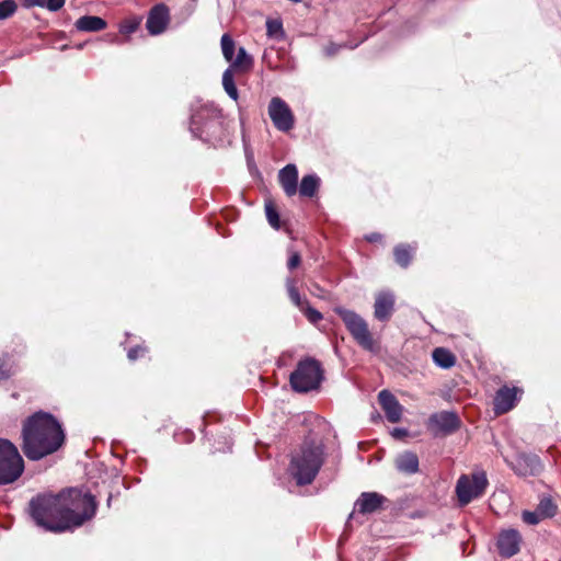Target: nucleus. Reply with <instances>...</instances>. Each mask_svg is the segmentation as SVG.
<instances>
[{
  "instance_id": "obj_33",
  "label": "nucleus",
  "mask_w": 561,
  "mask_h": 561,
  "mask_svg": "<svg viewBox=\"0 0 561 561\" xmlns=\"http://www.w3.org/2000/svg\"><path fill=\"white\" fill-rule=\"evenodd\" d=\"M16 3L14 0H4L0 2V20L11 16L16 11Z\"/></svg>"
},
{
  "instance_id": "obj_24",
  "label": "nucleus",
  "mask_w": 561,
  "mask_h": 561,
  "mask_svg": "<svg viewBox=\"0 0 561 561\" xmlns=\"http://www.w3.org/2000/svg\"><path fill=\"white\" fill-rule=\"evenodd\" d=\"M230 62L231 65L229 67H232V71H234V69L247 71L252 68L253 58L247 53V50L243 47H239L236 59H232V61Z\"/></svg>"
},
{
  "instance_id": "obj_43",
  "label": "nucleus",
  "mask_w": 561,
  "mask_h": 561,
  "mask_svg": "<svg viewBox=\"0 0 561 561\" xmlns=\"http://www.w3.org/2000/svg\"><path fill=\"white\" fill-rule=\"evenodd\" d=\"M357 47V44H354L353 46H351V49H354Z\"/></svg>"
},
{
  "instance_id": "obj_31",
  "label": "nucleus",
  "mask_w": 561,
  "mask_h": 561,
  "mask_svg": "<svg viewBox=\"0 0 561 561\" xmlns=\"http://www.w3.org/2000/svg\"><path fill=\"white\" fill-rule=\"evenodd\" d=\"M266 33L270 37L282 38L284 37L283 24L279 20L266 21Z\"/></svg>"
},
{
  "instance_id": "obj_10",
  "label": "nucleus",
  "mask_w": 561,
  "mask_h": 561,
  "mask_svg": "<svg viewBox=\"0 0 561 561\" xmlns=\"http://www.w3.org/2000/svg\"><path fill=\"white\" fill-rule=\"evenodd\" d=\"M428 426L436 435H447L460 427V420L455 412L442 411L431 415Z\"/></svg>"
},
{
  "instance_id": "obj_39",
  "label": "nucleus",
  "mask_w": 561,
  "mask_h": 561,
  "mask_svg": "<svg viewBox=\"0 0 561 561\" xmlns=\"http://www.w3.org/2000/svg\"><path fill=\"white\" fill-rule=\"evenodd\" d=\"M341 47H342L341 45L331 43L330 45H328L325 47L324 51L328 56H334L341 49Z\"/></svg>"
},
{
  "instance_id": "obj_28",
  "label": "nucleus",
  "mask_w": 561,
  "mask_h": 561,
  "mask_svg": "<svg viewBox=\"0 0 561 561\" xmlns=\"http://www.w3.org/2000/svg\"><path fill=\"white\" fill-rule=\"evenodd\" d=\"M411 248L404 244H400L394 248V260L402 266L407 267L411 262Z\"/></svg>"
},
{
  "instance_id": "obj_11",
  "label": "nucleus",
  "mask_w": 561,
  "mask_h": 561,
  "mask_svg": "<svg viewBox=\"0 0 561 561\" xmlns=\"http://www.w3.org/2000/svg\"><path fill=\"white\" fill-rule=\"evenodd\" d=\"M220 122L216 112L203 110L192 115L191 117V131L199 138L204 135L211 136L210 129L219 126Z\"/></svg>"
},
{
  "instance_id": "obj_36",
  "label": "nucleus",
  "mask_w": 561,
  "mask_h": 561,
  "mask_svg": "<svg viewBox=\"0 0 561 561\" xmlns=\"http://www.w3.org/2000/svg\"><path fill=\"white\" fill-rule=\"evenodd\" d=\"M522 517L523 520L528 525H537L542 518L537 510L536 512L525 511Z\"/></svg>"
},
{
  "instance_id": "obj_21",
  "label": "nucleus",
  "mask_w": 561,
  "mask_h": 561,
  "mask_svg": "<svg viewBox=\"0 0 561 561\" xmlns=\"http://www.w3.org/2000/svg\"><path fill=\"white\" fill-rule=\"evenodd\" d=\"M76 28L80 32H100L106 27V21L95 15H84L76 21Z\"/></svg>"
},
{
  "instance_id": "obj_38",
  "label": "nucleus",
  "mask_w": 561,
  "mask_h": 561,
  "mask_svg": "<svg viewBox=\"0 0 561 561\" xmlns=\"http://www.w3.org/2000/svg\"><path fill=\"white\" fill-rule=\"evenodd\" d=\"M146 351V348L141 347V346H136V347H133L128 351V358L130 360H136L141 354H144Z\"/></svg>"
},
{
  "instance_id": "obj_6",
  "label": "nucleus",
  "mask_w": 561,
  "mask_h": 561,
  "mask_svg": "<svg viewBox=\"0 0 561 561\" xmlns=\"http://www.w3.org/2000/svg\"><path fill=\"white\" fill-rule=\"evenodd\" d=\"M322 379L323 370L314 358L300 360L289 377L291 388L301 393L319 388Z\"/></svg>"
},
{
  "instance_id": "obj_35",
  "label": "nucleus",
  "mask_w": 561,
  "mask_h": 561,
  "mask_svg": "<svg viewBox=\"0 0 561 561\" xmlns=\"http://www.w3.org/2000/svg\"><path fill=\"white\" fill-rule=\"evenodd\" d=\"M288 253H289V257L287 261V267H288V270L293 271L299 266V264L301 262V256L297 251H294L291 249H288Z\"/></svg>"
},
{
  "instance_id": "obj_23",
  "label": "nucleus",
  "mask_w": 561,
  "mask_h": 561,
  "mask_svg": "<svg viewBox=\"0 0 561 561\" xmlns=\"http://www.w3.org/2000/svg\"><path fill=\"white\" fill-rule=\"evenodd\" d=\"M320 179L316 174L305 175L300 182L299 193L301 196L312 197L318 191Z\"/></svg>"
},
{
  "instance_id": "obj_13",
  "label": "nucleus",
  "mask_w": 561,
  "mask_h": 561,
  "mask_svg": "<svg viewBox=\"0 0 561 561\" xmlns=\"http://www.w3.org/2000/svg\"><path fill=\"white\" fill-rule=\"evenodd\" d=\"M170 23V11L164 3L156 4L149 11L146 27L150 35L163 33Z\"/></svg>"
},
{
  "instance_id": "obj_16",
  "label": "nucleus",
  "mask_w": 561,
  "mask_h": 561,
  "mask_svg": "<svg viewBox=\"0 0 561 561\" xmlns=\"http://www.w3.org/2000/svg\"><path fill=\"white\" fill-rule=\"evenodd\" d=\"M517 402V388L504 386L496 391L494 397V412L496 415L511 411Z\"/></svg>"
},
{
  "instance_id": "obj_34",
  "label": "nucleus",
  "mask_w": 561,
  "mask_h": 561,
  "mask_svg": "<svg viewBox=\"0 0 561 561\" xmlns=\"http://www.w3.org/2000/svg\"><path fill=\"white\" fill-rule=\"evenodd\" d=\"M305 316L306 318L311 322V323H318L319 321L322 320V314L321 312H319L318 310H316L314 308H312L309 302L305 305V307L300 310Z\"/></svg>"
},
{
  "instance_id": "obj_15",
  "label": "nucleus",
  "mask_w": 561,
  "mask_h": 561,
  "mask_svg": "<svg viewBox=\"0 0 561 561\" xmlns=\"http://www.w3.org/2000/svg\"><path fill=\"white\" fill-rule=\"evenodd\" d=\"M378 401L389 422L397 423L401 420L403 408L389 390H381Z\"/></svg>"
},
{
  "instance_id": "obj_20",
  "label": "nucleus",
  "mask_w": 561,
  "mask_h": 561,
  "mask_svg": "<svg viewBox=\"0 0 561 561\" xmlns=\"http://www.w3.org/2000/svg\"><path fill=\"white\" fill-rule=\"evenodd\" d=\"M396 468L404 474H414L419 471V458L412 451H404L396 457Z\"/></svg>"
},
{
  "instance_id": "obj_8",
  "label": "nucleus",
  "mask_w": 561,
  "mask_h": 561,
  "mask_svg": "<svg viewBox=\"0 0 561 561\" xmlns=\"http://www.w3.org/2000/svg\"><path fill=\"white\" fill-rule=\"evenodd\" d=\"M489 484L484 471H474L471 474H461L456 483V494L461 506L483 495Z\"/></svg>"
},
{
  "instance_id": "obj_41",
  "label": "nucleus",
  "mask_w": 561,
  "mask_h": 561,
  "mask_svg": "<svg viewBox=\"0 0 561 561\" xmlns=\"http://www.w3.org/2000/svg\"><path fill=\"white\" fill-rule=\"evenodd\" d=\"M407 433H408V432H407V430H405V428H394V430L392 431V436H393V437H397V438H401V437L405 436V435H407Z\"/></svg>"
},
{
  "instance_id": "obj_26",
  "label": "nucleus",
  "mask_w": 561,
  "mask_h": 561,
  "mask_svg": "<svg viewBox=\"0 0 561 561\" xmlns=\"http://www.w3.org/2000/svg\"><path fill=\"white\" fill-rule=\"evenodd\" d=\"M286 289L288 293V297L290 301L299 309L301 310L308 301L306 299H302L297 287H296V280L294 278L287 277L286 278Z\"/></svg>"
},
{
  "instance_id": "obj_9",
  "label": "nucleus",
  "mask_w": 561,
  "mask_h": 561,
  "mask_svg": "<svg viewBox=\"0 0 561 561\" xmlns=\"http://www.w3.org/2000/svg\"><path fill=\"white\" fill-rule=\"evenodd\" d=\"M268 115L274 126L284 133L293 129L295 117L284 100L278 96L272 98L268 104Z\"/></svg>"
},
{
  "instance_id": "obj_3",
  "label": "nucleus",
  "mask_w": 561,
  "mask_h": 561,
  "mask_svg": "<svg viewBox=\"0 0 561 561\" xmlns=\"http://www.w3.org/2000/svg\"><path fill=\"white\" fill-rule=\"evenodd\" d=\"M323 465V447L313 442H305L291 457L289 472L298 485H307L316 479Z\"/></svg>"
},
{
  "instance_id": "obj_12",
  "label": "nucleus",
  "mask_w": 561,
  "mask_h": 561,
  "mask_svg": "<svg viewBox=\"0 0 561 561\" xmlns=\"http://www.w3.org/2000/svg\"><path fill=\"white\" fill-rule=\"evenodd\" d=\"M508 465L520 477L538 476L542 471L539 457L533 454H518Z\"/></svg>"
},
{
  "instance_id": "obj_14",
  "label": "nucleus",
  "mask_w": 561,
  "mask_h": 561,
  "mask_svg": "<svg viewBox=\"0 0 561 561\" xmlns=\"http://www.w3.org/2000/svg\"><path fill=\"white\" fill-rule=\"evenodd\" d=\"M522 537L515 529H506L499 534L497 549L499 553L504 558H511L518 553L520 549Z\"/></svg>"
},
{
  "instance_id": "obj_18",
  "label": "nucleus",
  "mask_w": 561,
  "mask_h": 561,
  "mask_svg": "<svg viewBox=\"0 0 561 561\" xmlns=\"http://www.w3.org/2000/svg\"><path fill=\"white\" fill-rule=\"evenodd\" d=\"M387 499L377 492H364L356 501L355 505L362 514H370L378 511Z\"/></svg>"
},
{
  "instance_id": "obj_17",
  "label": "nucleus",
  "mask_w": 561,
  "mask_h": 561,
  "mask_svg": "<svg viewBox=\"0 0 561 561\" xmlns=\"http://www.w3.org/2000/svg\"><path fill=\"white\" fill-rule=\"evenodd\" d=\"M394 310V296L390 291H381L376 295L374 316L379 321H388Z\"/></svg>"
},
{
  "instance_id": "obj_25",
  "label": "nucleus",
  "mask_w": 561,
  "mask_h": 561,
  "mask_svg": "<svg viewBox=\"0 0 561 561\" xmlns=\"http://www.w3.org/2000/svg\"><path fill=\"white\" fill-rule=\"evenodd\" d=\"M222 87L226 93L233 100L237 101L239 98L238 89L234 83L232 67H228L222 75Z\"/></svg>"
},
{
  "instance_id": "obj_2",
  "label": "nucleus",
  "mask_w": 561,
  "mask_h": 561,
  "mask_svg": "<svg viewBox=\"0 0 561 561\" xmlns=\"http://www.w3.org/2000/svg\"><path fill=\"white\" fill-rule=\"evenodd\" d=\"M60 494L65 531L83 525L95 515L96 502L90 493L69 489Z\"/></svg>"
},
{
  "instance_id": "obj_27",
  "label": "nucleus",
  "mask_w": 561,
  "mask_h": 561,
  "mask_svg": "<svg viewBox=\"0 0 561 561\" xmlns=\"http://www.w3.org/2000/svg\"><path fill=\"white\" fill-rule=\"evenodd\" d=\"M66 0H23L26 7H41L49 11H58L65 5Z\"/></svg>"
},
{
  "instance_id": "obj_19",
  "label": "nucleus",
  "mask_w": 561,
  "mask_h": 561,
  "mask_svg": "<svg viewBox=\"0 0 561 561\" xmlns=\"http://www.w3.org/2000/svg\"><path fill=\"white\" fill-rule=\"evenodd\" d=\"M279 183L287 196H294L297 192L298 170L295 164H287L278 173Z\"/></svg>"
},
{
  "instance_id": "obj_37",
  "label": "nucleus",
  "mask_w": 561,
  "mask_h": 561,
  "mask_svg": "<svg viewBox=\"0 0 561 561\" xmlns=\"http://www.w3.org/2000/svg\"><path fill=\"white\" fill-rule=\"evenodd\" d=\"M11 374H13L11 368H8L5 362L0 358V381L8 379Z\"/></svg>"
},
{
  "instance_id": "obj_40",
  "label": "nucleus",
  "mask_w": 561,
  "mask_h": 561,
  "mask_svg": "<svg viewBox=\"0 0 561 561\" xmlns=\"http://www.w3.org/2000/svg\"><path fill=\"white\" fill-rule=\"evenodd\" d=\"M137 27H138V23L137 22H131V23L123 25L121 31L123 33L130 34V33H134Z\"/></svg>"
},
{
  "instance_id": "obj_46",
  "label": "nucleus",
  "mask_w": 561,
  "mask_h": 561,
  "mask_svg": "<svg viewBox=\"0 0 561 561\" xmlns=\"http://www.w3.org/2000/svg\"><path fill=\"white\" fill-rule=\"evenodd\" d=\"M111 499H112V496H110V497L107 499V505H110V503H111Z\"/></svg>"
},
{
  "instance_id": "obj_4",
  "label": "nucleus",
  "mask_w": 561,
  "mask_h": 561,
  "mask_svg": "<svg viewBox=\"0 0 561 561\" xmlns=\"http://www.w3.org/2000/svg\"><path fill=\"white\" fill-rule=\"evenodd\" d=\"M30 513L34 522L53 533L65 531L60 494L38 495L30 502Z\"/></svg>"
},
{
  "instance_id": "obj_29",
  "label": "nucleus",
  "mask_w": 561,
  "mask_h": 561,
  "mask_svg": "<svg viewBox=\"0 0 561 561\" xmlns=\"http://www.w3.org/2000/svg\"><path fill=\"white\" fill-rule=\"evenodd\" d=\"M537 511L542 518L552 517L557 512V506L550 497L540 500Z\"/></svg>"
},
{
  "instance_id": "obj_45",
  "label": "nucleus",
  "mask_w": 561,
  "mask_h": 561,
  "mask_svg": "<svg viewBox=\"0 0 561 561\" xmlns=\"http://www.w3.org/2000/svg\"><path fill=\"white\" fill-rule=\"evenodd\" d=\"M357 47V44H354L353 46H351V49H354Z\"/></svg>"
},
{
  "instance_id": "obj_44",
  "label": "nucleus",
  "mask_w": 561,
  "mask_h": 561,
  "mask_svg": "<svg viewBox=\"0 0 561 561\" xmlns=\"http://www.w3.org/2000/svg\"><path fill=\"white\" fill-rule=\"evenodd\" d=\"M357 47V44H354L353 46H351V49H354Z\"/></svg>"
},
{
  "instance_id": "obj_22",
  "label": "nucleus",
  "mask_w": 561,
  "mask_h": 561,
  "mask_svg": "<svg viewBox=\"0 0 561 561\" xmlns=\"http://www.w3.org/2000/svg\"><path fill=\"white\" fill-rule=\"evenodd\" d=\"M432 357H433L434 363L438 367L444 368V369L451 368L456 364L455 355L450 351H448L444 347L435 348L432 353Z\"/></svg>"
},
{
  "instance_id": "obj_5",
  "label": "nucleus",
  "mask_w": 561,
  "mask_h": 561,
  "mask_svg": "<svg viewBox=\"0 0 561 561\" xmlns=\"http://www.w3.org/2000/svg\"><path fill=\"white\" fill-rule=\"evenodd\" d=\"M334 312L342 319L346 329L356 343L365 351L376 353L378 343L373 337L366 320L353 310L344 307L334 308Z\"/></svg>"
},
{
  "instance_id": "obj_32",
  "label": "nucleus",
  "mask_w": 561,
  "mask_h": 561,
  "mask_svg": "<svg viewBox=\"0 0 561 561\" xmlns=\"http://www.w3.org/2000/svg\"><path fill=\"white\" fill-rule=\"evenodd\" d=\"M265 214H266L268 224L273 228L279 229V215L273 204L268 203L265 205Z\"/></svg>"
},
{
  "instance_id": "obj_1",
  "label": "nucleus",
  "mask_w": 561,
  "mask_h": 561,
  "mask_svg": "<svg viewBox=\"0 0 561 561\" xmlns=\"http://www.w3.org/2000/svg\"><path fill=\"white\" fill-rule=\"evenodd\" d=\"M65 442V433L58 420L48 412L30 415L22 427V450L33 461L57 451Z\"/></svg>"
},
{
  "instance_id": "obj_30",
  "label": "nucleus",
  "mask_w": 561,
  "mask_h": 561,
  "mask_svg": "<svg viewBox=\"0 0 561 561\" xmlns=\"http://www.w3.org/2000/svg\"><path fill=\"white\" fill-rule=\"evenodd\" d=\"M220 44H221V50H222V55H224L225 59L227 61H232L233 54H234L233 39L230 37L229 34H224L221 36Z\"/></svg>"
},
{
  "instance_id": "obj_7",
  "label": "nucleus",
  "mask_w": 561,
  "mask_h": 561,
  "mask_svg": "<svg viewBox=\"0 0 561 561\" xmlns=\"http://www.w3.org/2000/svg\"><path fill=\"white\" fill-rule=\"evenodd\" d=\"M24 471V461L16 446L0 438V485L16 481Z\"/></svg>"
},
{
  "instance_id": "obj_42",
  "label": "nucleus",
  "mask_w": 561,
  "mask_h": 561,
  "mask_svg": "<svg viewBox=\"0 0 561 561\" xmlns=\"http://www.w3.org/2000/svg\"><path fill=\"white\" fill-rule=\"evenodd\" d=\"M381 239V236L379 233H371L369 236H367V240L373 242V241H378Z\"/></svg>"
}]
</instances>
